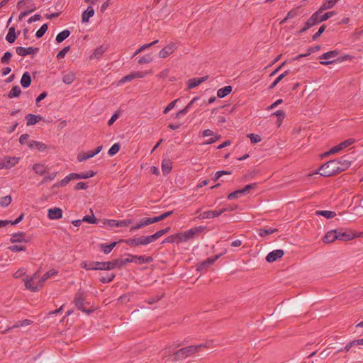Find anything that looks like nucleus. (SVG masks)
Wrapping results in <instances>:
<instances>
[{
	"instance_id": "f257e3e1",
	"label": "nucleus",
	"mask_w": 363,
	"mask_h": 363,
	"mask_svg": "<svg viewBox=\"0 0 363 363\" xmlns=\"http://www.w3.org/2000/svg\"><path fill=\"white\" fill-rule=\"evenodd\" d=\"M86 301V294L84 291H79L74 296V303L78 310L86 313V314H91L95 311L93 307L87 308L86 306L89 305V303Z\"/></svg>"
},
{
	"instance_id": "f03ea898",
	"label": "nucleus",
	"mask_w": 363,
	"mask_h": 363,
	"mask_svg": "<svg viewBox=\"0 0 363 363\" xmlns=\"http://www.w3.org/2000/svg\"><path fill=\"white\" fill-rule=\"evenodd\" d=\"M337 164L338 162L335 160L328 161L319 169L320 170V174L323 177H328L338 174Z\"/></svg>"
},
{
	"instance_id": "7ed1b4c3",
	"label": "nucleus",
	"mask_w": 363,
	"mask_h": 363,
	"mask_svg": "<svg viewBox=\"0 0 363 363\" xmlns=\"http://www.w3.org/2000/svg\"><path fill=\"white\" fill-rule=\"evenodd\" d=\"M118 242H123L130 246V247H137L139 245H146L150 242L149 236H140L138 238H129V239H121Z\"/></svg>"
},
{
	"instance_id": "20e7f679",
	"label": "nucleus",
	"mask_w": 363,
	"mask_h": 363,
	"mask_svg": "<svg viewBox=\"0 0 363 363\" xmlns=\"http://www.w3.org/2000/svg\"><path fill=\"white\" fill-rule=\"evenodd\" d=\"M195 350L196 348H194L193 345L181 348L174 354V359L176 361L183 359L189 356H191V354H195Z\"/></svg>"
},
{
	"instance_id": "39448f33",
	"label": "nucleus",
	"mask_w": 363,
	"mask_h": 363,
	"mask_svg": "<svg viewBox=\"0 0 363 363\" xmlns=\"http://www.w3.org/2000/svg\"><path fill=\"white\" fill-rule=\"evenodd\" d=\"M335 160L338 162L337 167H338V173H340L343 171L347 169L352 163L351 156L349 155H345Z\"/></svg>"
},
{
	"instance_id": "423d86ee",
	"label": "nucleus",
	"mask_w": 363,
	"mask_h": 363,
	"mask_svg": "<svg viewBox=\"0 0 363 363\" xmlns=\"http://www.w3.org/2000/svg\"><path fill=\"white\" fill-rule=\"evenodd\" d=\"M126 256L128 257L129 263L133 262L138 264L144 263H150L153 261V258L151 256L145 255H134L131 254H127Z\"/></svg>"
},
{
	"instance_id": "0eeeda50",
	"label": "nucleus",
	"mask_w": 363,
	"mask_h": 363,
	"mask_svg": "<svg viewBox=\"0 0 363 363\" xmlns=\"http://www.w3.org/2000/svg\"><path fill=\"white\" fill-rule=\"evenodd\" d=\"M206 230V227L205 226H196L194 228H192L188 230H186L184 232V237L186 238V241H188L190 239L194 238L195 236H198L202 233H203Z\"/></svg>"
},
{
	"instance_id": "6e6552de",
	"label": "nucleus",
	"mask_w": 363,
	"mask_h": 363,
	"mask_svg": "<svg viewBox=\"0 0 363 363\" xmlns=\"http://www.w3.org/2000/svg\"><path fill=\"white\" fill-rule=\"evenodd\" d=\"M354 141H355L354 139H352V138L347 139V140L343 141L342 143H340L337 145L332 147L329 152H327L325 153V155H329L330 154L337 153V152H340V150H343L344 148H346L348 146L352 145L354 143Z\"/></svg>"
},
{
	"instance_id": "1a4fd4ad",
	"label": "nucleus",
	"mask_w": 363,
	"mask_h": 363,
	"mask_svg": "<svg viewBox=\"0 0 363 363\" xmlns=\"http://www.w3.org/2000/svg\"><path fill=\"white\" fill-rule=\"evenodd\" d=\"M132 223H133V220L130 219L123 220L104 219L103 221V223L104 225H108V226H110L111 228H113V227H119V228L126 227Z\"/></svg>"
},
{
	"instance_id": "9d476101",
	"label": "nucleus",
	"mask_w": 363,
	"mask_h": 363,
	"mask_svg": "<svg viewBox=\"0 0 363 363\" xmlns=\"http://www.w3.org/2000/svg\"><path fill=\"white\" fill-rule=\"evenodd\" d=\"M39 277L38 273L35 272L32 277H26L25 281V286L27 289L35 292L39 290V289L41 287L40 286V284L38 283V285H33V280Z\"/></svg>"
},
{
	"instance_id": "9b49d317",
	"label": "nucleus",
	"mask_w": 363,
	"mask_h": 363,
	"mask_svg": "<svg viewBox=\"0 0 363 363\" xmlns=\"http://www.w3.org/2000/svg\"><path fill=\"white\" fill-rule=\"evenodd\" d=\"M39 51L38 48H33V47H28V48H23V47H17L16 49V52L17 55L19 56L25 57L28 55L35 54L37 53Z\"/></svg>"
},
{
	"instance_id": "f8f14e48",
	"label": "nucleus",
	"mask_w": 363,
	"mask_h": 363,
	"mask_svg": "<svg viewBox=\"0 0 363 363\" xmlns=\"http://www.w3.org/2000/svg\"><path fill=\"white\" fill-rule=\"evenodd\" d=\"M337 240L342 241H348L357 238V233H353L352 230H347L345 232H341L340 230H337Z\"/></svg>"
},
{
	"instance_id": "ddd939ff",
	"label": "nucleus",
	"mask_w": 363,
	"mask_h": 363,
	"mask_svg": "<svg viewBox=\"0 0 363 363\" xmlns=\"http://www.w3.org/2000/svg\"><path fill=\"white\" fill-rule=\"evenodd\" d=\"M284 255V252L282 250H275L270 252L266 257V260L268 262H274L279 258H281Z\"/></svg>"
},
{
	"instance_id": "4468645a",
	"label": "nucleus",
	"mask_w": 363,
	"mask_h": 363,
	"mask_svg": "<svg viewBox=\"0 0 363 363\" xmlns=\"http://www.w3.org/2000/svg\"><path fill=\"white\" fill-rule=\"evenodd\" d=\"M176 44L174 43H169L168 45L162 49L159 52V56L161 58H165L172 54L176 49Z\"/></svg>"
},
{
	"instance_id": "2eb2a0df",
	"label": "nucleus",
	"mask_w": 363,
	"mask_h": 363,
	"mask_svg": "<svg viewBox=\"0 0 363 363\" xmlns=\"http://www.w3.org/2000/svg\"><path fill=\"white\" fill-rule=\"evenodd\" d=\"M222 214V211L220 210L217 211H207L202 213H201L197 218L199 219H208L213 218L216 217H218Z\"/></svg>"
},
{
	"instance_id": "dca6fc26",
	"label": "nucleus",
	"mask_w": 363,
	"mask_h": 363,
	"mask_svg": "<svg viewBox=\"0 0 363 363\" xmlns=\"http://www.w3.org/2000/svg\"><path fill=\"white\" fill-rule=\"evenodd\" d=\"M48 216L50 220L60 219L62 217V211L57 207L50 208L48 209Z\"/></svg>"
},
{
	"instance_id": "f3484780",
	"label": "nucleus",
	"mask_w": 363,
	"mask_h": 363,
	"mask_svg": "<svg viewBox=\"0 0 363 363\" xmlns=\"http://www.w3.org/2000/svg\"><path fill=\"white\" fill-rule=\"evenodd\" d=\"M110 263H111V267L112 266L111 269H113L116 268L121 269L123 267L125 266L127 264L129 263V260H128V257H127V258H125V259L118 258V259H113L112 261H110Z\"/></svg>"
},
{
	"instance_id": "a211bd4d",
	"label": "nucleus",
	"mask_w": 363,
	"mask_h": 363,
	"mask_svg": "<svg viewBox=\"0 0 363 363\" xmlns=\"http://www.w3.org/2000/svg\"><path fill=\"white\" fill-rule=\"evenodd\" d=\"M72 177L74 179H89L93 177L96 174V172H94L92 170H89L88 172H84L82 173H72Z\"/></svg>"
},
{
	"instance_id": "6ab92c4d",
	"label": "nucleus",
	"mask_w": 363,
	"mask_h": 363,
	"mask_svg": "<svg viewBox=\"0 0 363 363\" xmlns=\"http://www.w3.org/2000/svg\"><path fill=\"white\" fill-rule=\"evenodd\" d=\"M208 79V75L204 76L203 77H200V78L196 77V78L190 79L188 81V89H193V88L199 86L203 82L206 81Z\"/></svg>"
},
{
	"instance_id": "aec40b11",
	"label": "nucleus",
	"mask_w": 363,
	"mask_h": 363,
	"mask_svg": "<svg viewBox=\"0 0 363 363\" xmlns=\"http://www.w3.org/2000/svg\"><path fill=\"white\" fill-rule=\"evenodd\" d=\"M43 117L40 115H34L28 113L26 116V125L28 126L36 124L38 121H41Z\"/></svg>"
},
{
	"instance_id": "412c9836",
	"label": "nucleus",
	"mask_w": 363,
	"mask_h": 363,
	"mask_svg": "<svg viewBox=\"0 0 363 363\" xmlns=\"http://www.w3.org/2000/svg\"><path fill=\"white\" fill-rule=\"evenodd\" d=\"M144 77V74L140 72L131 73L121 78L119 81V84H124L127 82H130L135 78H142Z\"/></svg>"
},
{
	"instance_id": "4be33fe9",
	"label": "nucleus",
	"mask_w": 363,
	"mask_h": 363,
	"mask_svg": "<svg viewBox=\"0 0 363 363\" xmlns=\"http://www.w3.org/2000/svg\"><path fill=\"white\" fill-rule=\"evenodd\" d=\"M337 230H333L328 231L323 238V242L324 243H331L335 240H337Z\"/></svg>"
},
{
	"instance_id": "5701e85b",
	"label": "nucleus",
	"mask_w": 363,
	"mask_h": 363,
	"mask_svg": "<svg viewBox=\"0 0 363 363\" xmlns=\"http://www.w3.org/2000/svg\"><path fill=\"white\" fill-rule=\"evenodd\" d=\"M21 31L18 30V33H16L15 27L12 26L9 29V32L6 36V40L9 43H13L15 42L18 35H19Z\"/></svg>"
},
{
	"instance_id": "b1692460",
	"label": "nucleus",
	"mask_w": 363,
	"mask_h": 363,
	"mask_svg": "<svg viewBox=\"0 0 363 363\" xmlns=\"http://www.w3.org/2000/svg\"><path fill=\"white\" fill-rule=\"evenodd\" d=\"M352 58H353V57L350 55H345L343 56L338 57L337 60L320 61V63L323 65L326 66L328 65L335 63L337 62H343V61L347 60H351Z\"/></svg>"
},
{
	"instance_id": "393cba45",
	"label": "nucleus",
	"mask_w": 363,
	"mask_h": 363,
	"mask_svg": "<svg viewBox=\"0 0 363 363\" xmlns=\"http://www.w3.org/2000/svg\"><path fill=\"white\" fill-rule=\"evenodd\" d=\"M170 229H171V228L169 226H168L164 229L157 231L155 233H154L151 235H149V238L150 239V242H152L157 240L160 237H162L163 235L169 233Z\"/></svg>"
},
{
	"instance_id": "a878e982",
	"label": "nucleus",
	"mask_w": 363,
	"mask_h": 363,
	"mask_svg": "<svg viewBox=\"0 0 363 363\" xmlns=\"http://www.w3.org/2000/svg\"><path fill=\"white\" fill-rule=\"evenodd\" d=\"M25 233L23 232H18L17 233H14L11 235V237L10 238V241L12 243L15 242H27V240L25 238Z\"/></svg>"
},
{
	"instance_id": "bb28decb",
	"label": "nucleus",
	"mask_w": 363,
	"mask_h": 363,
	"mask_svg": "<svg viewBox=\"0 0 363 363\" xmlns=\"http://www.w3.org/2000/svg\"><path fill=\"white\" fill-rule=\"evenodd\" d=\"M323 11L319 9L315 11L307 21V23L311 27L320 23L318 16L321 14Z\"/></svg>"
},
{
	"instance_id": "cd10ccee",
	"label": "nucleus",
	"mask_w": 363,
	"mask_h": 363,
	"mask_svg": "<svg viewBox=\"0 0 363 363\" xmlns=\"http://www.w3.org/2000/svg\"><path fill=\"white\" fill-rule=\"evenodd\" d=\"M94 15V9L91 6H89L82 15V22L88 23L89 18Z\"/></svg>"
},
{
	"instance_id": "c85d7f7f",
	"label": "nucleus",
	"mask_w": 363,
	"mask_h": 363,
	"mask_svg": "<svg viewBox=\"0 0 363 363\" xmlns=\"http://www.w3.org/2000/svg\"><path fill=\"white\" fill-rule=\"evenodd\" d=\"M106 50L107 46L106 45H101L100 47H98L94 50V52L91 55L90 59H99Z\"/></svg>"
},
{
	"instance_id": "c756f323",
	"label": "nucleus",
	"mask_w": 363,
	"mask_h": 363,
	"mask_svg": "<svg viewBox=\"0 0 363 363\" xmlns=\"http://www.w3.org/2000/svg\"><path fill=\"white\" fill-rule=\"evenodd\" d=\"M33 171L39 175H44L48 172V167L43 164L37 163L33 166Z\"/></svg>"
},
{
	"instance_id": "7c9ffc66",
	"label": "nucleus",
	"mask_w": 363,
	"mask_h": 363,
	"mask_svg": "<svg viewBox=\"0 0 363 363\" xmlns=\"http://www.w3.org/2000/svg\"><path fill=\"white\" fill-rule=\"evenodd\" d=\"M4 160L5 162L6 169H11L18 162L19 158L16 157H5Z\"/></svg>"
},
{
	"instance_id": "2f4dec72",
	"label": "nucleus",
	"mask_w": 363,
	"mask_h": 363,
	"mask_svg": "<svg viewBox=\"0 0 363 363\" xmlns=\"http://www.w3.org/2000/svg\"><path fill=\"white\" fill-rule=\"evenodd\" d=\"M172 165L169 160L164 159L162 162V170L164 175H167L172 171Z\"/></svg>"
},
{
	"instance_id": "473e14b6",
	"label": "nucleus",
	"mask_w": 363,
	"mask_h": 363,
	"mask_svg": "<svg viewBox=\"0 0 363 363\" xmlns=\"http://www.w3.org/2000/svg\"><path fill=\"white\" fill-rule=\"evenodd\" d=\"M58 274V272L55 269H52L49 271H48L43 277L42 278L39 280V284H40V286H43V283L47 280L49 278H50L51 277H53V276H55Z\"/></svg>"
},
{
	"instance_id": "72a5a7b5",
	"label": "nucleus",
	"mask_w": 363,
	"mask_h": 363,
	"mask_svg": "<svg viewBox=\"0 0 363 363\" xmlns=\"http://www.w3.org/2000/svg\"><path fill=\"white\" fill-rule=\"evenodd\" d=\"M31 84V77L30 74L28 72H26L23 74L21 84L23 88H28L30 86Z\"/></svg>"
},
{
	"instance_id": "f704fd0d",
	"label": "nucleus",
	"mask_w": 363,
	"mask_h": 363,
	"mask_svg": "<svg viewBox=\"0 0 363 363\" xmlns=\"http://www.w3.org/2000/svg\"><path fill=\"white\" fill-rule=\"evenodd\" d=\"M96 270H111L110 261L108 262H95Z\"/></svg>"
},
{
	"instance_id": "c9c22d12",
	"label": "nucleus",
	"mask_w": 363,
	"mask_h": 363,
	"mask_svg": "<svg viewBox=\"0 0 363 363\" xmlns=\"http://www.w3.org/2000/svg\"><path fill=\"white\" fill-rule=\"evenodd\" d=\"M32 323H33V321L31 320H29V319H25V320H18L14 325H13L12 326L9 327L6 330L9 331V330H12L13 328H19V327H22V326H26V325H30Z\"/></svg>"
},
{
	"instance_id": "e433bc0d",
	"label": "nucleus",
	"mask_w": 363,
	"mask_h": 363,
	"mask_svg": "<svg viewBox=\"0 0 363 363\" xmlns=\"http://www.w3.org/2000/svg\"><path fill=\"white\" fill-rule=\"evenodd\" d=\"M340 52L337 50L328 51L319 57L320 60H330L338 56Z\"/></svg>"
},
{
	"instance_id": "4c0bfd02",
	"label": "nucleus",
	"mask_w": 363,
	"mask_h": 363,
	"mask_svg": "<svg viewBox=\"0 0 363 363\" xmlns=\"http://www.w3.org/2000/svg\"><path fill=\"white\" fill-rule=\"evenodd\" d=\"M232 90H233V87L231 86H225L223 88L219 89L217 91V96L219 98H224L225 96H226L227 95L230 94Z\"/></svg>"
},
{
	"instance_id": "58836bf2",
	"label": "nucleus",
	"mask_w": 363,
	"mask_h": 363,
	"mask_svg": "<svg viewBox=\"0 0 363 363\" xmlns=\"http://www.w3.org/2000/svg\"><path fill=\"white\" fill-rule=\"evenodd\" d=\"M279 230L277 228H259L257 229V232L259 236L261 237H265L268 235L272 234L274 233L278 232Z\"/></svg>"
},
{
	"instance_id": "ea45409f",
	"label": "nucleus",
	"mask_w": 363,
	"mask_h": 363,
	"mask_svg": "<svg viewBox=\"0 0 363 363\" xmlns=\"http://www.w3.org/2000/svg\"><path fill=\"white\" fill-rule=\"evenodd\" d=\"M70 35V31L69 30H64L62 32L59 33L55 38L57 43H60L63 42L66 38H67Z\"/></svg>"
},
{
	"instance_id": "a19ab883",
	"label": "nucleus",
	"mask_w": 363,
	"mask_h": 363,
	"mask_svg": "<svg viewBox=\"0 0 363 363\" xmlns=\"http://www.w3.org/2000/svg\"><path fill=\"white\" fill-rule=\"evenodd\" d=\"M115 277L116 275L114 273H108L104 276H101V277L99 278V281L103 284L110 283L113 280Z\"/></svg>"
},
{
	"instance_id": "79ce46f5",
	"label": "nucleus",
	"mask_w": 363,
	"mask_h": 363,
	"mask_svg": "<svg viewBox=\"0 0 363 363\" xmlns=\"http://www.w3.org/2000/svg\"><path fill=\"white\" fill-rule=\"evenodd\" d=\"M21 94V89L18 86H14L12 87L11 90L8 94V97L9 99H12L13 97H18Z\"/></svg>"
},
{
	"instance_id": "37998d69",
	"label": "nucleus",
	"mask_w": 363,
	"mask_h": 363,
	"mask_svg": "<svg viewBox=\"0 0 363 363\" xmlns=\"http://www.w3.org/2000/svg\"><path fill=\"white\" fill-rule=\"evenodd\" d=\"M95 262H87V261H82L80 264V267L83 269H85L86 270H96L95 267Z\"/></svg>"
},
{
	"instance_id": "c03bdc74",
	"label": "nucleus",
	"mask_w": 363,
	"mask_h": 363,
	"mask_svg": "<svg viewBox=\"0 0 363 363\" xmlns=\"http://www.w3.org/2000/svg\"><path fill=\"white\" fill-rule=\"evenodd\" d=\"M290 73L289 70L285 71L284 73L280 74L277 79L273 82V83L269 86V89H272L274 88L278 83H279L286 76H287Z\"/></svg>"
},
{
	"instance_id": "a18cd8bd",
	"label": "nucleus",
	"mask_w": 363,
	"mask_h": 363,
	"mask_svg": "<svg viewBox=\"0 0 363 363\" xmlns=\"http://www.w3.org/2000/svg\"><path fill=\"white\" fill-rule=\"evenodd\" d=\"M316 214L323 216L328 219L333 218L336 216L335 212L331 211H316Z\"/></svg>"
},
{
	"instance_id": "49530a36",
	"label": "nucleus",
	"mask_w": 363,
	"mask_h": 363,
	"mask_svg": "<svg viewBox=\"0 0 363 363\" xmlns=\"http://www.w3.org/2000/svg\"><path fill=\"white\" fill-rule=\"evenodd\" d=\"M75 79V75L72 72L65 74L62 77V82L66 84H72Z\"/></svg>"
},
{
	"instance_id": "de8ad7c7",
	"label": "nucleus",
	"mask_w": 363,
	"mask_h": 363,
	"mask_svg": "<svg viewBox=\"0 0 363 363\" xmlns=\"http://www.w3.org/2000/svg\"><path fill=\"white\" fill-rule=\"evenodd\" d=\"M338 0H327L320 8V11H325L333 8Z\"/></svg>"
},
{
	"instance_id": "09e8293b",
	"label": "nucleus",
	"mask_w": 363,
	"mask_h": 363,
	"mask_svg": "<svg viewBox=\"0 0 363 363\" xmlns=\"http://www.w3.org/2000/svg\"><path fill=\"white\" fill-rule=\"evenodd\" d=\"M173 214V211L165 212L159 216L152 217L154 223L160 222Z\"/></svg>"
},
{
	"instance_id": "8fccbe9b",
	"label": "nucleus",
	"mask_w": 363,
	"mask_h": 363,
	"mask_svg": "<svg viewBox=\"0 0 363 363\" xmlns=\"http://www.w3.org/2000/svg\"><path fill=\"white\" fill-rule=\"evenodd\" d=\"M72 174H69V175L66 176L63 179H62L60 182L55 184V186L58 187H62L66 186L72 179H74L73 177H72Z\"/></svg>"
},
{
	"instance_id": "3c124183",
	"label": "nucleus",
	"mask_w": 363,
	"mask_h": 363,
	"mask_svg": "<svg viewBox=\"0 0 363 363\" xmlns=\"http://www.w3.org/2000/svg\"><path fill=\"white\" fill-rule=\"evenodd\" d=\"M94 156V155H93L92 152L90 150V151H88L87 152H83L82 154L78 155L77 160L79 162H82V161L86 160L89 158H91Z\"/></svg>"
},
{
	"instance_id": "603ef678",
	"label": "nucleus",
	"mask_w": 363,
	"mask_h": 363,
	"mask_svg": "<svg viewBox=\"0 0 363 363\" xmlns=\"http://www.w3.org/2000/svg\"><path fill=\"white\" fill-rule=\"evenodd\" d=\"M48 28V23L43 24L35 33V36L37 38H42L45 33H46L47 30Z\"/></svg>"
},
{
	"instance_id": "864d4df0",
	"label": "nucleus",
	"mask_w": 363,
	"mask_h": 363,
	"mask_svg": "<svg viewBox=\"0 0 363 363\" xmlns=\"http://www.w3.org/2000/svg\"><path fill=\"white\" fill-rule=\"evenodd\" d=\"M211 345V341L206 342L203 344H199L197 345H193L194 348H196L195 353H197L200 351H202L204 349L209 348Z\"/></svg>"
},
{
	"instance_id": "5fc2aeb1",
	"label": "nucleus",
	"mask_w": 363,
	"mask_h": 363,
	"mask_svg": "<svg viewBox=\"0 0 363 363\" xmlns=\"http://www.w3.org/2000/svg\"><path fill=\"white\" fill-rule=\"evenodd\" d=\"M211 345V341L206 342L203 344H199L197 345H193L194 348H196L195 353H197L200 351H202L204 349L209 348Z\"/></svg>"
},
{
	"instance_id": "6e6d98bb",
	"label": "nucleus",
	"mask_w": 363,
	"mask_h": 363,
	"mask_svg": "<svg viewBox=\"0 0 363 363\" xmlns=\"http://www.w3.org/2000/svg\"><path fill=\"white\" fill-rule=\"evenodd\" d=\"M36 10V6L34 4H33L30 7V9L28 10V11H23L20 13V15L18 16V21H22V19L28 16L30 13Z\"/></svg>"
},
{
	"instance_id": "4d7b16f0",
	"label": "nucleus",
	"mask_w": 363,
	"mask_h": 363,
	"mask_svg": "<svg viewBox=\"0 0 363 363\" xmlns=\"http://www.w3.org/2000/svg\"><path fill=\"white\" fill-rule=\"evenodd\" d=\"M12 201V198L11 196H6L4 197H1L0 199V206L3 207L8 206Z\"/></svg>"
},
{
	"instance_id": "13d9d810",
	"label": "nucleus",
	"mask_w": 363,
	"mask_h": 363,
	"mask_svg": "<svg viewBox=\"0 0 363 363\" xmlns=\"http://www.w3.org/2000/svg\"><path fill=\"white\" fill-rule=\"evenodd\" d=\"M152 61V57L151 56V55L147 54V55L143 56L142 57H140L138 60V62L140 65H143V64L150 63Z\"/></svg>"
},
{
	"instance_id": "bf43d9fd",
	"label": "nucleus",
	"mask_w": 363,
	"mask_h": 363,
	"mask_svg": "<svg viewBox=\"0 0 363 363\" xmlns=\"http://www.w3.org/2000/svg\"><path fill=\"white\" fill-rule=\"evenodd\" d=\"M121 145L119 143H115L108 150V153L110 156H113L119 151Z\"/></svg>"
},
{
	"instance_id": "052dcab7",
	"label": "nucleus",
	"mask_w": 363,
	"mask_h": 363,
	"mask_svg": "<svg viewBox=\"0 0 363 363\" xmlns=\"http://www.w3.org/2000/svg\"><path fill=\"white\" fill-rule=\"evenodd\" d=\"M12 53L9 51H7L4 53L3 57L1 58V62L4 65H7L10 62L11 58L12 57Z\"/></svg>"
},
{
	"instance_id": "680f3d73",
	"label": "nucleus",
	"mask_w": 363,
	"mask_h": 363,
	"mask_svg": "<svg viewBox=\"0 0 363 363\" xmlns=\"http://www.w3.org/2000/svg\"><path fill=\"white\" fill-rule=\"evenodd\" d=\"M242 194H243L242 189L236 190L228 195V199L233 200L239 198Z\"/></svg>"
},
{
	"instance_id": "e2e57ef3",
	"label": "nucleus",
	"mask_w": 363,
	"mask_h": 363,
	"mask_svg": "<svg viewBox=\"0 0 363 363\" xmlns=\"http://www.w3.org/2000/svg\"><path fill=\"white\" fill-rule=\"evenodd\" d=\"M82 220H83V222H86V223H91V224H95V223H98V219L96 218L94 215H92V216L86 215V216H84V218H82Z\"/></svg>"
},
{
	"instance_id": "0e129e2a",
	"label": "nucleus",
	"mask_w": 363,
	"mask_h": 363,
	"mask_svg": "<svg viewBox=\"0 0 363 363\" xmlns=\"http://www.w3.org/2000/svg\"><path fill=\"white\" fill-rule=\"evenodd\" d=\"M334 14H335L334 11H329V12L324 13L323 15L320 14L318 16V19L320 21V23L327 21L330 17H332Z\"/></svg>"
},
{
	"instance_id": "69168bd1",
	"label": "nucleus",
	"mask_w": 363,
	"mask_h": 363,
	"mask_svg": "<svg viewBox=\"0 0 363 363\" xmlns=\"http://www.w3.org/2000/svg\"><path fill=\"white\" fill-rule=\"evenodd\" d=\"M70 45L65 47L62 50H61L57 55V59L60 60L64 58L67 52L70 50Z\"/></svg>"
},
{
	"instance_id": "338daca9",
	"label": "nucleus",
	"mask_w": 363,
	"mask_h": 363,
	"mask_svg": "<svg viewBox=\"0 0 363 363\" xmlns=\"http://www.w3.org/2000/svg\"><path fill=\"white\" fill-rule=\"evenodd\" d=\"M11 252H19V251H26V247L25 245H11L8 247Z\"/></svg>"
},
{
	"instance_id": "774afa93",
	"label": "nucleus",
	"mask_w": 363,
	"mask_h": 363,
	"mask_svg": "<svg viewBox=\"0 0 363 363\" xmlns=\"http://www.w3.org/2000/svg\"><path fill=\"white\" fill-rule=\"evenodd\" d=\"M325 28H326V26L325 24L322 25L319 28L318 30L312 36V40H316L322 35V33L325 31Z\"/></svg>"
}]
</instances>
